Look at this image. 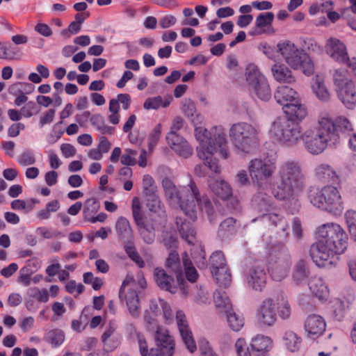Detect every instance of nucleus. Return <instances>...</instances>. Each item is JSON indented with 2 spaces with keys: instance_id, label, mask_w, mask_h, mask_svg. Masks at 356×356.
Segmentation results:
<instances>
[{
  "instance_id": "1",
  "label": "nucleus",
  "mask_w": 356,
  "mask_h": 356,
  "mask_svg": "<svg viewBox=\"0 0 356 356\" xmlns=\"http://www.w3.org/2000/svg\"><path fill=\"white\" fill-rule=\"evenodd\" d=\"M351 130V122L344 115L334 113H320L315 118V124L303 133L300 140L311 154L318 155L327 147H335L340 142V133Z\"/></svg>"
},
{
  "instance_id": "2",
  "label": "nucleus",
  "mask_w": 356,
  "mask_h": 356,
  "mask_svg": "<svg viewBox=\"0 0 356 356\" xmlns=\"http://www.w3.org/2000/svg\"><path fill=\"white\" fill-rule=\"evenodd\" d=\"M307 118V113H282L270 123L268 134L275 143L286 147H294L300 141V126Z\"/></svg>"
},
{
  "instance_id": "3",
  "label": "nucleus",
  "mask_w": 356,
  "mask_h": 356,
  "mask_svg": "<svg viewBox=\"0 0 356 356\" xmlns=\"http://www.w3.org/2000/svg\"><path fill=\"white\" fill-rule=\"evenodd\" d=\"M277 177L280 180L279 191L275 196L282 200L289 199L305 186V177L300 165L294 161L283 162L279 167Z\"/></svg>"
},
{
  "instance_id": "4",
  "label": "nucleus",
  "mask_w": 356,
  "mask_h": 356,
  "mask_svg": "<svg viewBox=\"0 0 356 356\" xmlns=\"http://www.w3.org/2000/svg\"><path fill=\"white\" fill-rule=\"evenodd\" d=\"M196 139L200 142L197 147L200 159H208L207 153H215L218 151L223 159L228 157L226 134L221 126L214 127L209 133L206 128L200 126L195 127Z\"/></svg>"
},
{
  "instance_id": "5",
  "label": "nucleus",
  "mask_w": 356,
  "mask_h": 356,
  "mask_svg": "<svg viewBox=\"0 0 356 356\" xmlns=\"http://www.w3.org/2000/svg\"><path fill=\"white\" fill-rule=\"evenodd\" d=\"M307 198L314 207L334 215H340L344 209L340 192L334 186L311 187L307 191Z\"/></svg>"
},
{
  "instance_id": "6",
  "label": "nucleus",
  "mask_w": 356,
  "mask_h": 356,
  "mask_svg": "<svg viewBox=\"0 0 356 356\" xmlns=\"http://www.w3.org/2000/svg\"><path fill=\"white\" fill-rule=\"evenodd\" d=\"M277 50L291 68L300 70L307 76L314 72V64L309 56L289 40L277 43Z\"/></svg>"
},
{
  "instance_id": "7",
  "label": "nucleus",
  "mask_w": 356,
  "mask_h": 356,
  "mask_svg": "<svg viewBox=\"0 0 356 356\" xmlns=\"http://www.w3.org/2000/svg\"><path fill=\"white\" fill-rule=\"evenodd\" d=\"M259 129L248 123L233 124L229 129L231 141L238 153L251 152L258 143Z\"/></svg>"
},
{
  "instance_id": "8",
  "label": "nucleus",
  "mask_w": 356,
  "mask_h": 356,
  "mask_svg": "<svg viewBox=\"0 0 356 356\" xmlns=\"http://www.w3.org/2000/svg\"><path fill=\"white\" fill-rule=\"evenodd\" d=\"M162 187L170 204L179 207L190 219L195 218V204L193 200H189L191 191H188V184L179 190L171 179L165 177L162 180Z\"/></svg>"
},
{
  "instance_id": "9",
  "label": "nucleus",
  "mask_w": 356,
  "mask_h": 356,
  "mask_svg": "<svg viewBox=\"0 0 356 356\" xmlns=\"http://www.w3.org/2000/svg\"><path fill=\"white\" fill-rule=\"evenodd\" d=\"M245 76L249 91L254 92L258 98L264 101L271 98L272 93L268 81L257 65L248 64L245 68Z\"/></svg>"
},
{
  "instance_id": "10",
  "label": "nucleus",
  "mask_w": 356,
  "mask_h": 356,
  "mask_svg": "<svg viewBox=\"0 0 356 356\" xmlns=\"http://www.w3.org/2000/svg\"><path fill=\"white\" fill-rule=\"evenodd\" d=\"M316 234L321 241L330 245L338 252L343 253L347 248L348 235L337 223L323 224L317 228Z\"/></svg>"
},
{
  "instance_id": "11",
  "label": "nucleus",
  "mask_w": 356,
  "mask_h": 356,
  "mask_svg": "<svg viewBox=\"0 0 356 356\" xmlns=\"http://www.w3.org/2000/svg\"><path fill=\"white\" fill-rule=\"evenodd\" d=\"M274 97L282 109L290 111H305L307 109L299 94L292 88L287 86H278L275 92Z\"/></svg>"
},
{
  "instance_id": "12",
  "label": "nucleus",
  "mask_w": 356,
  "mask_h": 356,
  "mask_svg": "<svg viewBox=\"0 0 356 356\" xmlns=\"http://www.w3.org/2000/svg\"><path fill=\"white\" fill-rule=\"evenodd\" d=\"M291 264V256L286 248L272 253L268 264V270L272 278L277 282L284 279L288 275Z\"/></svg>"
},
{
  "instance_id": "13",
  "label": "nucleus",
  "mask_w": 356,
  "mask_h": 356,
  "mask_svg": "<svg viewBox=\"0 0 356 356\" xmlns=\"http://www.w3.org/2000/svg\"><path fill=\"white\" fill-rule=\"evenodd\" d=\"M309 252L313 261L320 267L332 265L336 255L342 254L320 239L312 245Z\"/></svg>"
},
{
  "instance_id": "14",
  "label": "nucleus",
  "mask_w": 356,
  "mask_h": 356,
  "mask_svg": "<svg viewBox=\"0 0 356 356\" xmlns=\"http://www.w3.org/2000/svg\"><path fill=\"white\" fill-rule=\"evenodd\" d=\"M256 319L261 327H269L275 324L277 316L274 298H267L261 302L257 309Z\"/></svg>"
},
{
  "instance_id": "15",
  "label": "nucleus",
  "mask_w": 356,
  "mask_h": 356,
  "mask_svg": "<svg viewBox=\"0 0 356 356\" xmlns=\"http://www.w3.org/2000/svg\"><path fill=\"white\" fill-rule=\"evenodd\" d=\"M248 170L252 180L259 182L270 178L275 170V165L268 159H254L250 161Z\"/></svg>"
},
{
  "instance_id": "16",
  "label": "nucleus",
  "mask_w": 356,
  "mask_h": 356,
  "mask_svg": "<svg viewBox=\"0 0 356 356\" xmlns=\"http://www.w3.org/2000/svg\"><path fill=\"white\" fill-rule=\"evenodd\" d=\"M245 281L250 288L261 291L266 286V273L264 266L255 264L248 267L244 273Z\"/></svg>"
},
{
  "instance_id": "17",
  "label": "nucleus",
  "mask_w": 356,
  "mask_h": 356,
  "mask_svg": "<svg viewBox=\"0 0 356 356\" xmlns=\"http://www.w3.org/2000/svg\"><path fill=\"white\" fill-rule=\"evenodd\" d=\"M325 53L334 61L345 63L348 60L346 44L336 38H330L325 44Z\"/></svg>"
},
{
  "instance_id": "18",
  "label": "nucleus",
  "mask_w": 356,
  "mask_h": 356,
  "mask_svg": "<svg viewBox=\"0 0 356 356\" xmlns=\"http://www.w3.org/2000/svg\"><path fill=\"white\" fill-rule=\"evenodd\" d=\"M176 321L183 342L191 353L195 352L197 349L196 343L188 324L186 316L182 311L177 312Z\"/></svg>"
},
{
  "instance_id": "19",
  "label": "nucleus",
  "mask_w": 356,
  "mask_h": 356,
  "mask_svg": "<svg viewBox=\"0 0 356 356\" xmlns=\"http://www.w3.org/2000/svg\"><path fill=\"white\" fill-rule=\"evenodd\" d=\"M128 282L127 278L124 280L119 291V298L121 300L124 299L130 315L133 318H138L140 316L138 296L136 291L134 289H129L125 292V286Z\"/></svg>"
},
{
  "instance_id": "20",
  "label": "nucleus",
  "mask_w": 356,
  "mask_h": 356,
  "mask_svg": "<svg viewBox=\"0 0 356 356\" xmlns=\"http://www.w3.org/2000/svg\"><path fill=\"white\" fill-rule=\"evenodd\" d=\"M165 267L170 271L174 272L176 275L177 283L181 289L184 295L188 294V291L185 288V280L183 274L182 267L179 256L175 250H172L165 261Z\"/></svg>"
},
{
  "instance_id": "21",
  "label": "nucleus",
  "mask_w": 356,
  "mask_h": 356,
  "mask_svg": "<svg viewBox=\"0 0 356 356\" xmlns=\"http://www.w3.org/2000/svg\"><path fill=\"white\" fill-rule=\"evenodd\" d=\"M154 331L156 345L164 350L168 356H172L175 343L173 337L170 334L168 330L163 326L156 325V329Z\"/></svg>"
},
{
  "instance_id": "22",
  "label": "nucleus",
  "mask_w": 356,
  "mask_h": 356,
  "mask_svg": "<svg viewBox=\"0 0 356 356\" xmlns=\"http://www.w3.org/2000/svg\"><path fill=\"white\" fill-rule=\"evenodd\" d=\"M188 191H191L189 195V200H193L195 204H197L202 211H204L209 216H211L213 213V208L211 200L207 195H201L200 191L195 184V183L191 179L188 184ZM197 216L194 219H191L194 221Z\"/></svg>"
},
{
  "instance_id": "23",
  "label": "nucleus",
  "mask_w": 356,
  "mask_h": 356,
  "mask_svg": "<svg viewBox=\"0 0 356 356\" xmlns=\"http://www.w3.org/2000/svg\"><path fill=\"white\" fill-rule=\"evenodd\" d=\"M166 141L171 149L180 156L188 158L193 154V148L177 133L169 132L166 136Z\"/></svg>"
},
{
  "instance_id": "24",
  "label": "nucleus",
  "mask_w": 356,
  "mask_h": 356,
  "mask_svg": "<svg viewBox=\"0 0 356 356\" xmlns=\"http://www.w3.org/2000/svg\"><path fill=\"white\" fill-rule=\"evenodd\" d=\"M154 280L156 285L162 290L175 293L177 291L178 284L172 276L161 268H156L154 270Z\"/></svg>"
},
{
  "instance_id": "25",
  "label": "nucleus",
  "mask_w": 356,
  "mask_h": 356,
  "mask_svg": "<svg viewBox=\"0 0 356 356\" xmlns=\"http://www.w3.org/2000/svg\"><path fill=\"white\" fill-rule=\"evenodd\" d=\"M275 15L271 12L260 13L255 19V28L249 32L250 35H258L274 32L272 24Z\"/></svg>"
},
{
  "instance_id": "26",
  "label": "nucleus",
  "mask_w": 356,
  "mask_h": 356,
  "mask_svg": "<svg viewBox=\"0 0 356 356\" xmlns=\"http://www.w3.org/2000/svg\"><path fill=\"white\" fill-rule=\"evenodd\" d=\"M324 319L316 314L309 316L305 323V329L308 336L315 338L321 335L325 330Z\"/></svg>"
},
{
  "instance_id": "27",
  "label": "nucleus",
  "mask_w": 356,
  "mask_h": 356,
  "mask_svg": "<svg viewBox=\"0 0 356 356\" xmlns=\"http://www.w3.org/2000/svg\"><path fill=\"white\" fill-rule=\"evenodd\" d=\"M337 95L341 102L348 109H353L356 105V91L354 83L350 81L336 89Z\"/></svg>"
},
{
  "instance_id": "28",
  "label": "nucleus",
  "mask_w": 356,
  "mask_h": 356,
  "mask_svg": "<svg viewBox=\"0 0 356 356\" xmlns=\"http://www.w3.org/2000/svg\"><path fill=\"white\" fill-rule=\"evenodd\" d=\"M308 284L312 294L318 300L325 301L328 299L330 291L327 285L321 277H313Z\"/></svg>"
},
{
  "instance_id": "29",
  "label": "nucleus",
  "mask_w": 356,
  "mask_h": 356,
  "mask_svg": "<svg viewBox=\"0 0 356 356\" xmlns=\"http://www.w3.org/2000/svg\"><path fill=\"white\" fill-rule=\"evenodd\" d=\"M271 72L277 82L291 83L295 81L291 70L283 63L274 64L271 67Z\"/></svg>"
},
{
  "instance_id": "30",
  "label": "nucleus",
  "mask_w": 356,
  "mask_h": 356,
  "mask_svg": "<svg viewBox=\"0 0 356 356\" xmlns=\"http://www.w3.org/2000/svg\"><path fill=\"white\" fill-rule=\"evenodd\" d=\"M22 87H23L24 90L27 91V93L31 92L34 88V86L32 84L28 83H17L12 85L10 87V93L13 94L16 97L14 101V104L17 106L23 105L28 100L27 96L23 92L21 91Z\"/></svg>"
},
{
  "instance_id": "31",
  "label": "nucleus",
  "mask_w": 356,
  "mask_h": 356,
  "mask_svg": "<svg viewBox=\"0 0 356 356\" xmlns=\"http://www.w3.org/2000/svg\"><path fill=\"white\" fill-rule=\"evenodd\" d=\"M309 275V269L305 260L300 259L293 268L292 279L297 285L305 283Z\"/></svg>"
},
{
  "instance_id": "32",
  "label": "nucleus",
  "mask_w": 356,
  "mask_h": 356,
  "mask_svg": "<svg viewBox=\"0 0 356 356\" xmlns=\"http://www.w3.org/2000/svg\"><path fill=\"white\" fill-rule=\"evenodd\" d=\"M273 342L270 337L263 334H257L252 339L250 346L256 353L264 354L273 348Z\"/></svg>"
},
{
  "instance_id": "33",
  "label": "nucleus",
  "mask_w": 356,
  "mask_h": 356,
  "mask_svg": "<svg viewBox=\"0 0 356 356\" xmlns=\"http://www.w3.org/2000/svg\"><path fill=\"white\" fill-rule=\"evenodd\" d=\"M115 229L119 238L123 241L132 238L133 232L129 221L124 217H120L115 225Z\"/></svg>"
},
{
  "instance_id": "34",
  "label": "nucleus",
  "mask_w": 356,
  "mask_h": 356,
  "mask_svg": "<svg viewBox=\"0 0 356 356\" xmlns=\"http://www.w3.org/2000/svg\"><path fill=\"white\" fill-rule=\"evenodd\" d=\"M273 298L275 299V307H277L280 318L284 320L288 319L291 316V309L286 296L281 292Z\"/></svg>"
},
{
  "instance_id": "35",
  "label": "nucleus",
  "mask_w": 356,
  "mask_h": 356,
  "mask_svg": "<svg viewBox=\"0 0 356 356\" xmlns=\"http://www.w3.org/2000/svg\"><path fill=\"white\" fill-rule=\"evenodd\" d=\"M177 225L182 238L189 244H193L195 239V231L192 227L191 222L182 220L181 218H177Z\"/></svg>"
},
{
  "instance_id": "36",
  "label": "nucleus",
  "mask_w": 356,
  "mask_h": 356,
  "mask_svg": "<svg viewBox=\"0 0 356 356\" xmlns=\"http://www.w3.org/2000/svg\"><path fill=\"white\" fill-rule=\"evenodd\" d=\"M172 101V97L171 95L165 97L156 96L147 99L144 103V108L147 110H156L159 108H166L170 105Z\"/></svg>"
},
{
  "instance_id": "37",
  "label": "nucleus",
  "mask_w": 356,
  "mask_h": 356,
  "mask_svg": "<svg viewBox=\"0 0 356 356\" xmlns=\"http://www.w3.org/2000/svg\"><path fill=\"white\" fill-rule=\"evenodd\" d=\"M138 233L143 240L144 243L151 245L154 243L156 239L155 228L152 224L145 222L137 226Z\"/></svg>"
},
{
  "instance_id": "38",
  "label": "nucleus",
  "mask_w": 356,
  "mask_h": 356,
  "mask_svg": "<svg viewBox=\"0 0 356 356\" xmlns=\"http://www.w3.org/2000/svg\"><path fill=\"white\" fill-rule=\"evenodd\" d=\"M283 341L286 348L291 352L298 351L301 347L302 339L293 331L285 332Z\"/></svg>"
},
{
  "instance_id": "39",
  "label": "nucleus",
  "mask_w": 356,
  "mask_h": 356,
  "mask_svg": "<svg viewBox=\"0 0 356 356\" xmlns=\"http://www.w3.org/2000/svg\"><path fill=\"white\" fill-rule=\"evenodd\" d=\"M213 192L222 200H227L232 195L231 186L223 180L216 181L211 186Z\"/></svg>"
},
{
  "instance_id": "40",
  "label": "nucleus",
  "mask_w": 356,
  "mask_h": 356,
  "mask_svg": "<svg viewBox=\"0 0 356 356\" xmlns=\"http://www.w3.org/2000/svg\"><path fill=\"white\" fill-rule=\"evenodd\" d=\"M211 271L219 285L227 287L230 284L232 275L227 266H222L220 268L211 270Z\"/></svg>"
},
{
  "instance_id": "41",
  "label": "nucleus",
  "mask_w": 356,
  "mask_h": 356,
  "mask_svg": "<svg viewBox=\"0 0 356 356\" xmlns=\"http://www.w3.org/2000/svg\"><path fill=\"white\" fill-rule=\"evenodd\" d=\"M147 207L151 212L161 216L165 213L164 206L156 193L145 195Z\"/></svg>"
},
{
  "instance_id": "42",
  "label": "nucleus",
  "mask_w": 356,
  "mask_h": 356,
  "mask_svg": "<svg viewBox=\"0 0 356 356\" xmlns=\"http://www.w3.org/2000/svg\"><path fill=\"white\" fill-rule=\"evenodd\" d=\"M131 103V97L128 94H120L117 99H112L109 103V111H118L121 108L127 110Z\"/></svg>"
},
{
  "instance_id": "43",
  "label": "nucleus",
  "mask_w": 356,
  "mask_h": 356,
  "mask_svg": "<svg viewBox=\"0 0 356 356\" xmlns=\"http://www.w3.org/2000/svg\"><path fill=\"white\" fill-rule=\"evenodd\" d=\"M216 306L220 313H225L232 309V304L225 291L216 290L213 293Z\"/></svg>"
},
{
  "instance_id": "44",
  "label": "nucleus",
  "mask_w": 356,
  "mask_h": 356,
  "mask_svg": "<svg viewBox=\"0 0 356 356\" xmlns=\"http://www.w3.org/2000/svg\"><path fill=\"white\" fill-rule=\"evenodd\" d=\"M236 232V220L233 218H226L218 228V234L222 238H226Z\"/></svg>"
},
{
  "instance_id": "45",
  "label": "nucleus",
  "mask_w": 356,
  "mask_h": 356,
  "mask_svg": "<svg viewBox=\"0 0 356 356\" xmlns=\"http://www.w3.org/2000/svg\"><path fill=\"white\" fill-rule=\"evenodd\" d=\"M316 176L324 181H334L335 171L327 164L321 163L315 168Z\"/></svg>"
},
{
  "instance_id": "46",
  "label": "nucleus",
  "mask_w": 356,
  "mask_h": 356,
  "mask_svg": "<svg viewBox=\"0 0 356 356\" xmlns=\"http://www.w3.org/2000/svg\"><path fill=\"white\" fill-rule=\"evenodd\" d=\"M44 340L49 343L53 348H57L61 346L65 341L64 332L59 329L49 330L45 334Z\"/></svg>"
},
{
  "instance_id": "47",
  "label": "nucleus",
  "mask_w": 356,
  "mask_h": 356,
  "mask_svg": "<svg viewBox=\"0 0 356 356\" xmlns=\"http://www.w3.org/2000/svg\"><path fill=\"white\" fill-rule=\"evenodd\" d=\"M254 207L261 213L269 211L271 207L270 197L265 193H258L252 199Z\"/></svg>"
},
{
  "instance_id": "48",
  "label": "nucleus",
  "mask_w": 356,
  "mask_h": 356,
  "mask_svg": "<svg viewBox=\"0 0 356 356\" xmlns=\"http://www.w3.org/2000/svg\"><path fill=\"white\" fill-rule=\"evenodd\" d=\"M312 89L318 99L327 102L330 99V92L323 80L317 77L312 85Z\"/></svg>"
},
{
  "instance_id": "49",
  "label": "nucleus",
  "mask_w": 356,
  "mask_h": 356,
  "mask_svg": "<svg viewBox=\"0 0 356 356\" xmlns=\"http://www.w3.org/2000/svg\"><path fill=\"white\" fill-rule=\"evenodd\" d=\"M226 315L229 326L234 331H238L244 325L243 318L236 314L232 309L224 313Z\"/></svg>"
},
{
  "instance_id": "50",
  "label": "nucleus",
  "mask_w": 356,
  "mask_h": 356,
  "mask_svg": "<svg viewBox=\"0 0 356 356\" xmlns=\"http://www.w3.org/2000/svg\"><path fill=\"white\" fill-rule=\"evenodd\" d=\"M182 260L186 277L189 282H195L198 277V274L193 264L189 260L188 254L186 252L182 257Z\"/></svg>"
},
{
  "instance_id": "51",
  "label": "nucleus",
  "mask_w": 356,
  "mask_h": 356,
  "mask_svg": "<svg viewBox=\"0 0 356 356\" xmlns=\"http://www.w3.org/2000/svg\"><path fill=\"white\" fill-rule=\"evenodd\" d=\"M333 81L336 89L352 81L348 77V71L344 68H339L333 73Z\"/></svg>"
},
{
  "instance_id": "52",
  "label": "nucleus",
  "mask_w": 356,
  "mask_h": 356,
  "mask_svg": "<svg viewBox=\"0 0 356 356\" xmlns=\"http://www.w3.org/2000/svg\"><path fill=\"white\" fill-rule=\"evenodd\" d=\"M90 122L92 126L102 134H111L113 132L114 129L112 127L106 125L103 117L99 114L92 115L90 118Z\"/></svg>"
},
{
  "instance_id": "53",
  "label": "nucleus",
  "mask_w": 356,
  "mask_h": 356,
  "mask_svg": "<svg viewBox=\"0 0 356 356\" xmlns=\"http://www.w3.org/2000/svg\"><path fill=\"white\" fill-rule=\"evenodd\" d=\"M348 231L352 237L356 241V211L348 210L344 215Z\"/></svg>"
},
{
  "instance_id": "54",
  "label": "nucleus",
  "mask_w": 356,
  "mask_h": 356,
  "mask_svg": "<svg viewBox=\"0 0 356 356\" xmlns=\"http://www.w3.org/2000/svg\"><path fill=\"white\" fill-rule=\"evenodd\" d=\"M132 214L137 226L145 222L143 219L140 201L138 197H134L132 200Z\"/></svg>"
},
{
  "instance_id": "55",
  "label": "nucleus",
  "mask_w": 356,
  "mask_h": 356,
  "mask_svg": "<svg viewBox=\"0 0 356 356\" xmlns=\"http://www.w3.org/2000/svg\"><path fill=\"white\" fill-rule=\"evenodd\" d=\"M211 270L227 266L223 253L221 251H216L210 257Z\"/></svg>"
},
{
  "instance_id": "56",
  "label": "nucleus",
  "mask_w": 356,
  "mask_h": 356,
  "mask_svg": "<svg viewBox=\"0 0 356 356\" xmlns=\"http://www.w3.org/2000/svg\"><path fill=\"white\" fill-rule=\"evenodd\" d=\"M30 297L35 299L40 302H47L49 300V293L47 289H44L40 290L38 288H31L29 291Z\"/></svg>"
},
{
  "instance_id": "57",
  "label": "nucleus",
  "mask_w": 356,
  "mask_h": 356,
  "mask_svg": "<svg viewBox=\"0 0 356 356\" xmlns=\"http://www.w3.org/2000/svg\"><path fill=\"white\" fill-rule=\"evenodd\" d=\"M260 51L263 52L268 58L275 60L280 54L277 50V44L275 47H271L267 43H261L259 46Z\"/></svg>"
},
{
  "instance_id": "58",
  "label": "nucleus",
  "mask_w": 356,
  "mask_h": 356,
  "mask_svg": "<svg viewBox=\"0 0 356 356\" xmlns=\"http://www.w3.org/2000/svg\"><path fill=\"white\" fill-rule=\"evenodd\" d=\"M143 187L145 195L156 193L154 179L149 175H145L143 178Z\"/></svg>"
},
{
  "instance_id": "59",
  "label": "nucleus",
  "mask_w": 356,
  "mask_h": 356,
  "mask_svg": "<svg viewBox=\"0 0 356 356\" xmlns=\"http://www.w3.org/2000/svg\"><path fill=\"white\" fill-rule=\"evenodd\" d=\"M18 163L23 166L31 165L35 163V158L31 151L24 152L17 159Z\"/></svg>"
},
{
  "instance_id": "60",
  "label": "nucleus",
  "mask_w": 356,
  "mask_h": 356,
  "mask_svg": "<svg viewBox=\"0 0 356 356\" xmlns=\"http://www.w3.org/2000/svg\"><path fill=\"white\" fill-rule=\"evenodd\" d=\"M165 305V301L162 299L152 300L149 302V309L154 316H159L162 314V309Z\"/></svg>"
},
{
  "instance_id": "61",
  "label": "nucleus",
  "mask_w": 356,
  "mask_h": 356,
  "mask_svg": "<svg viewBox=\"0 0 356 356\" xmlns=\"http://www.w3.org/2000/svg\"><path fill=\"white\" fill-rule=\"evenodd\" d=\"M157 316H154L152 312L149 310H145L144 313V321L146 323V327L148 331H154L156 329V317Z\"/></svg>"
},
{
  "instance_id": "62",
  "label": "nucleus",
  "mask_w": 356,
  "mask_h": 356,
  "mask_svg": "<svg viewBox=\"0 0 356 356\" xmlns=\"http://www.w3.org/2000/svg\"><path fill=\"white\" fill-rule=\"evenodd\" d=\"M161 134V124H158L152 131L149 134L148 140H149V148H153L157 144L160 136Z\"/></svg>"
},
{
  "instance_id": "63",
  "label": "nucleus",
  "mask_w": 356,
  "mask_h": 356,
  "mask_svg": "<svg viewBox=\"0 0 356 356\" xmlns=\"http://www.w3.org/2000/svg\"><path fill=\"white\" fill-rule=\"evenodd\" d=\"M31 271L28 267H24L20 269L17 282L25 286H28L31 284L30 276Z\"/></svg>"
},
{
  "instance_id": "64",
  "label": "nucleus",
  "mask_w": 356,
  "mask_h": 356,
  "mask_svg": "<svg viewBox=\"0 0 356 356\" xmlns=\"http://www.w3.org/2000/svg\"><path fill=\"white\" fill-rule=\"evenodd\" d=\"M236 352L238 356H251L249 348L246 346L243 339H238L235 343Z\"/></svg>"
}]
</instances>
